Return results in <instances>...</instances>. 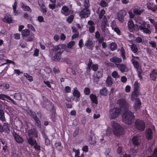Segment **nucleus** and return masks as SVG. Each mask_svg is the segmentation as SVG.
Wrapping results in <instances>:
<instances>
[{
    "label": "nucleus",
    "instance_id": "f257e3e1",
    "mask_svg": "<svg viewBox=\"0 0 157 157\" xmlns=\"http://www.w3.org/2000/svg\"><path fill=\"white\" fill-rule=\"evenodd\" d=\"M122 119L125 124L130 125L133 122L135 116L133 113L129 110H126L122 114Z\"/></svg>",
    "mask_w": 157,
    "mask_h": 157
},
{
    "label": "nucleus",
    "instance_id": "f03ea898",
    "mask_svg": "<svg viewBox=\"0 0 157 157\" xmlns=\"http://www.w3.org/2000/svg\"><path fill=\"white\" fill-rule=\"evenodd\" d=\"M111 126L113 128V134L116 136H120L124 133V128L116 121L112 122Z\"/></svg>",
    "mask_w": 157,
    "mask_h": 157
},
{
    "label": "nucleus",
    "instance_id": "7ed1b4c3",
    "mask_svg": "<svg viewBox=\"0 0 157 157\" xmlns=\"http://www.w3.org/2000/svg\"><path fill=\"white\" fill-rule=\"evenodd\" d=\"M121 111L120 108L114 107L109 110V116L110 119H115L120 115Z\"/></svg>",
    "mask_w": 157,
    "mask_h": 157
},
{
    "label": "nucleus",
    "instance_id": "20e7f679",
    "mask_svg": "<svg viewBox=\"0 0 157 157\" xmlns=\"http://www.w3.org/2000/svg\"><path fill=\"white\" fill-rule=\"evenodd\" d=\"M134 128L138 130L144 131L145 128V125L144 121L139 119H136L134 124Z\"/></svg>",
    "mask_w": 157,
    "mask_h": 157
},
{
    "label": "nucleus",
    "instance_id": "39448f33",
    "mask_svg": "<svg viewBox=\"0 0 157 157\" xmlns=\"http://www.w3.org/2000/svg\"><path fill=\"white\" fill-rule=\"evenodd\" d=\"M146 23L145 22H143L142 24L140 25H137V26L140 29V30L143 31V32L147 34H150L151 33V31L148 29L150 28L149 24L147 25V28L146 27Z\"/></svg>",
    "mask_w": 157,
    "mask_h": 157
},
{
    "label": "nucleus",
    "instance_id": "423d86ee",
    "mask_svg": "<svg viewBox=\"0 0 157 157\" xmlns=\"http://www.w3.org/2000/svg\"><path fill=\"white\" fill-rule=\"evenodd\" d=\"M117 103L121 108L125 110L128 109L129 105L124 99L121 98L119 99L117 101Z\"/></svg>",
    "mask_w": 157,
    "mask_h": 157
},
{
    "label": "nucleus",
    "instance_id": "0eeeda50",
    "mask_svg": "<svg viewBox=\"0 0 157 157\" xmlns=\"http://www.w3.org/2000/svg\"><path fill=\"white\" fill-rule=\"evenodd\" d=\"M116 65L117 67L122 73L128 72V68L125 64H116Z\"/></svg>",
    "mask_w": 157,
    "mask_h": 157
},
{
    "label": "nucleus",
    "instance_id": "6e6552de",
    "mask_svg": "<svg viewBox=\"0 0 157 157\" xmlns=\"http://www.w3.org/2000/svg\"><path fill=\"white\" fill-rule=\"evenodd\" d=\"M90 15V12L88 8H85L82 9L80 13V16L82 18L88 17Z\"/></svg>",
    "mask_w": 157,
    "mask_h": 157
},
{
    "label": "nucleus",
    "instance_id": "1a4fd4ad",
    "mask_svg": "<svg viewBox=\"0 0 157 157\" xmlns=\"http://www.w3.org/2000/svg\"><path fill=\"white\" fill-rule=\"evenodd\" d=\"M126 14V12L124 10H121L117 14V18L120 22L123 23L124 21V17Z\"/></svg>",
    "mask_w": 157,
    "mask_h": 157
},
{
    "label": "nucleus",
    "instance_id": "9d476101",
    "mask_svg": "<svg viewBox=\"0 0 157 157\" xmlns=\"http://www.w3.org/2000/svg\"><path fill=\"white\" fill-rule=\"evenodd\" d=\"M12 134L14 139L18 143H22L24 141L23 138L19 136L16 132L13 131Z\"/></svg>",
    "mask_w": 157,
    "mask_h": 157
},
{
    "label": "nucleus",
    "instance_id": "9b49d317",
    "mask_svg": "<svg viewBox=\"0 0 157 157\" xmlns=\"http://www.w3.org/2000/svg\"><path fill=\"white\" fill-rule=\"evenodd\" d=\"M2 21L5 23L8 24L12 23L13 21L11 15L9 13H6L3 18L2 19Z\"/></svg>",
    "mask_w": 157,
    "mask_h": 157
},
{
    "label": "nucleus",
    "instance_id": "f8f14e48",
    "mask_svg": "<svg viewBox=\"0 0 157 157\" xmlns=\"http://www.w3.org/2000/svg\"><path fill=\"white\" fill-rule=\"evenodd\" d=\"M150 79L153 81H156L157 78V70L152 69L149 74Z\"/></svg>",
    "mask_w": 157,
    "mask_h": 157
},
{
    "label": "nucleus",
    "instance_id": "ddd939ff",
    "mask_svg": "<svg viewBox=\"0 0 157 157\" xmlns=\"http://www.w3.org/2000/svg\"><path fill=\"white\" fill-rule=\"evenodd\" d=\"M153 132L150 128H147L145 131V136L148 140H151L152 138Z\"/></svg>",
    "mask_w": 157,
    "mask_h": 157
},
{
    "label": "nucleus",
    "instance_id": "4468645a",
    "mask_svg": "<svg viewBox=\"0 0 157 157\" xmlns=\"http://www.w3.org/2000/svg\"><path fill=\"white\" fill-rule=\"evenodd\" d=\"M87 24L90 26L89 28V31L90 33H93L95 30V25L94 22L91 20H89Z\"/></svg>",
    "mask_w": 157,
    "mask_h": 157
},
{
    "label": "nucleus",
    "instance_id": "2eb2a0df",
    "mask_svg": "<svg viewBox=\"0 0 157 157\" xmlns=\"http://www.w3.org/2000/svg\"><path fill=\"white\" fill-rule=\"evenodd\" d=\"M61 13L65 16H68L70 13L69 8L66 6H63L61 10Z\"/></svg>",
    "mask_w": 157,
    "mask_h": 157
},
{
    "label": "nucleus",
    "instance_id": "dca6fc26",
    "mask_svg": "<svg viewBox=\"0 0 157 157\" xmlns=\"http://www.w3.org/2000/svg\"><path fill=\"white\" fill-rule=\"evenodd\" d=\"M62 53V51L54 52L55 55L53 57V60L56 62L60 61L61 58V54Z\"/></svg>",
    "mask_w": 157,
    "mask_h": 157
},
{
    "label": "nucleus",
    "instance_id": "f3484780",
    "mask_svg": "<svg viewBox=\"0 0 157 157\" xmlns=\"http://www.w3.org/2000/svg\"><path fill=\"white\" fill-rule=\"evenodd\" d=\"M28 134L29 137H35V138L38 137L37 132L36 129H31L29 130Z\"/></svg>",
    "mask_w": 157,
    "mask_h": 157
},
{
    "label": "nucleus",
    "instance_id": "a211bd4d",
    "mask_svg": "<svg viewBox=\"0 0 157 157\" xmlns=\"http://www.w3.org/2000/svg\"><path fill=\"white\" fill-rule=\"evenodd\" d=\"M85 46L88 49L92 50L94 45L93 42L89 39L85 42Z\"/></svg>",
    "mask_w": 157,
    "mask_h": 157
},
{
    "label": "nucleus",
    "instance_id": "6ab92c4d",
    "mask_svg": "<svg viewBox=\"0 0 157 157\" xmlns=\"http://www.w3.org/2000/svg\"><path fill=\"white\" fill-rule=\"evenodd\" d=\"M89 142L90 144L94 145L96 143V139L94 134L91 133L89 136Z\"/></svg>",
    "mask_w": 157,
    "mask_h": 157
},
{
    "label": "nucleus",
    "instance_id": "aec40b11",
    "mask_svg": "<svg viewBox=\"0 0 157 157\" xmlns=\"http://www.w3.org/2000/svg\"><path fill=\"white\" fill-rule=\"evenodd\" d=\"M34 35L32 32L30 33L27 36L25 37L24 39L27 42L32 41L34 39Z\"/></svg>",
    "mask_w": 157,
    "mask_h": 157
},
{
    "label": "nucleus",
    "instance_id": "412c9836",
    "mask_svg": "<svg viewBox=\"0 0 157 157\" xmlns=\"http://www.w3.org/2000/svg\"><path fill=\"white\" fill-rule=\"evenodd\" d=\"M135 100L136 101L134 104L133 106L136 110H137L140 108L141 103L139 99H136Z\"/></svg>",
    "mask_w": 157,
    "mask_h": 157
},
{
    "label": "nucleus",
    "instance_id": "4be33fe9",
    "mask_svg": "<svg viewBox=\"0 0 157 157\" xmlns=\"http://www.w3.org/2000/svg\"><path fill=\"white\" fill-rule=\"evenodd\" d=\"M52 50L54 52H57L62 51L63 52V45L62 44H59L58 45H56L53 47Z\"/></svg>",
    "mask_w": 157,
    "mask_h": 157
},
{
    "label": "nucleus",
    "instance_id": "5701e85b",
    "mask_svg": "<svg viewBox=\"0 0 157 157\" xmlns=\"http://www.w3.org/2000/svg\"><path fill=\"white\" fill-rule=\"evenodd\" d=\"M110 61L115 64L116 63H120L122 62V60L121 58L114 56L110 59Z\"/></svg>",
    "mask_w": 157,
    "mask_h": 157
},
{
    "label": "nucleus",
    "instance_id": "b1692460",
    "mask_svg": "<svg viewBox=\"0 0 157 157\" xmlns=\"http://www.w3.org/2000/svg\"><path fill=\"white\" fill-rule=\"evenodd\" d=\"M136 71L137 73L138 77L140 79H143L142 75H144V73L143 72V71L141 67L140 66L139 68L136 69Z\"/></svg>",
    "mask_w": 157,
    "mask_h": 157
},
{
    "label": "nucleus",
    "instance_id": "393cba45",
    "mask_svg": "<svg viewBox=\"0 0 157 157\" xmlns=\"http://www.w3.org/2000/svg\"><path fill=\"white\" fill-rule=\"evenodd\" d=\"M90 99L91 101L93 103H94L96 104L98 103V98L97 96L95 95L92 94H90Z\"/></svg>",
    "mask_w": 157,
    "mask_h": 157
},
{
    "label": "nucleus",
    "instance_id": "a878e982",
    "mask_svg": "<svg viewBox=\"0 0 157 157\" xmlns=\"http://www.w3.org/2000/svg\"><path fill=\"white\" fill-rule=\"evenodd\" d=\"M139 137L137 136H134L132 138V144L135 146H138L139 144Z\"/></svg>",
    "mask_w": 157,
    "mask_h": 157
},
{
    "label": "nucleus",
    "instance_id": "bb28decb",
    "mask_svg": "<svg viewBox=\"0 0 157 157\" xmlns=\"http://www.w3.org/2000/svg\"><path fill=\"white\" fill-rule=\"evenodd\" d=\"M73 94L74 97H75L77 98H78L80 97V92L78 91L76 87L74 88Z\"/></svg>",
    "mask_w": 157,
    "mask_h": 157
},
{
    "label": "nucleus",
    "instance_id": "cd10ccee",
    "mask_svg": "<svg viewBox=\"0 0 157 157\" xmlns=\"http://www.w3.org/2000/svg\"><path fill=\"white\" fill-rule=\"evenodd\" d=\"M139 94V92L138 90L136 91L134 90L132 92L131 99L133 101L134 99H139L137 98V97Z\"/></svg>",
    "mask_w": 157,
    "mask_h": 157
},
{
    "label": "nucleus",
    "instance_id": "c85d7f7f",
    "mask_svg": "<svg viewBox=\"0 0 157 157\" xmlns=\"http://www.w3.org/2000/svg\"><path fill=\"white\" fill-rule=\"evenodd\" d=\"M106 86L110 87L112 85L113 81L110 75H108L106 80Z\"/></svg>",
    "mask_w": 157,
    "mask_h": 157
},
{
    "label": "nucleus",
    "instance_id": "c756f323",
    "mask_svg": "<svg viewBox=\"0 0 157 157\" xmlns=\"http://www.w3.org/2000/svg\"><path fill=\"white\" fill-rule=\"evenodd\" d=\"M55 145L57 150L59 151H61L63 149V146L62 145L61 143L60 142H56L55 144Z\"/></svg>",
    "mask_w": 157,
    "mask_h": 157
},
{
    "label": "nucleus",
    "instance_id": "7c9ffc66",
    "mask_svg": "<svg viewBox=\"0 0 157 157\" xmlns=\"http://www.w3.org/2000/svg\"><path fill=\"white\" fill-rule=\"evenodd\" d=\"M3 128L4 130V131H5L7 133H9L10 131L9 124L8 123H4L3 124Z\"/></svg>",
    "mask_w": 157,
    "mask_h": 157
},
{
    "label": "nucleus",
    "instance_id": "2f4dec72",
    "mask_svg": "<svg viewBox=\"0 0 157 157\" xmlns=\"http://www.w3.org/2000/svg\"><path fill=\"white\" fill-rule=\"evenodd\" d=\"M30 33V31L29 29H25L22 31L21 35L24 38L25 37L27 36Z\"/></svg>",
    "mask_w": 157,
    "mask_h": 157
},
{
    "label": "nucleus",
    "instance_id": "473e14b6",
    "mask_svg": "<svg viewBox=\"0 0 157 157\" xmlns=\"http://www.w3.org/2000/svg\"><path fill=\"white\" fill-rule=\"evenodd\" d=\"M27 142L29 145L32 146L34 145L35 143H36V141L35 140H34L33 138L31 137H29L27 139Z\"/></svg>",
    "mask_w": 157,
    "mask_h": 157
},
{
    "label": "nucleus",
    "instance_id": "72a5a7b5",
    "mask_svg": "<svg viewBox=\"0 0 157 157\" xmlns=\"http://www.w3.org/2000/svg\"><path fill=\"white\" fill-rule=\"evenodd\" d=\"M0 120H1L2 122L6 121L4 111L1 109H0Z\"/></svg>",
    "mask_w": 157,
    "mask_h": 157
},
{
    "label": "nucleus",
    "instance_id": "f704fd0d",
    "mask_svg": "<svg viewBox=\"0 0 157 157\" xmlns=\"http://www.w3.org/2000/svg\"><path fill=\"white\" fill-rule=\"evenodd\" d=\"M108 91L106 87H104L100 90V94L101 95L106 96L108 94Z\"/></svg>",
    "mask_w": 157,
    "mask_h": 157
},
{
    "label": "nucleus",
    "instance_id": "c9c22d12",
    "mask_svg": "<svg viewBox=\"0 0 157 157\" xmlns=\"http://www.w3.org/2000/svg\"><path fill=\"white\" fill-rule=\"evenodd\" d=\"M13 97L17 100L20 101L22 99L21 95L19 92L15 93L13 95Z\"/></svg>",
    "mask_w": 157,
    "mask_h": 157
},
{
    "label": "nucleus",
    "instance_id": "e433bc0d",
    "mask_svg": "<svg viewBox=\"0 0 157 157\" xmlns=\"http://www.w3.org/2000/svg\"><path fill=\"white\" fill-rule=\"evenodd\" d=\"M21 4L22 5L21 7L25 11H31V8L29 6L25 5L23 2Z\"/></svg>",
    "mask_w": 157,
    "mask_h": 157
},
{
    "label": "nucleus",
    "instance_id": "4c0bfd02",
    "mask_svg": "<svg viewBox=\"0 0 157 157\" xmlns=\"http://www.w3.org/2000/svg\"><path fill=\"white\" fill-rule=\"evenodd\" d=\"M130 48L132 51L134 53H137L138 51V48L136 45L134 44H132L131 45Z\"/></svg>",
    "mask_w": 157,
    "mask_h": 157
},
{
    "label": "nucleus",
    "instance_id": "58836bf2",
    "mask_svg": "<svg viewBox=\"0 0 157 157\" xmlns=\"http://www.w3.org/2000/svg\"><path fill=\"white\" fill-rule=\"evenodd\" d=\"M98 4L102 7H105L108 6V3L104 0H101Z\"/></svg>",
    "mask_w": 157,
    "mask_h": 157
},
{
    "label": "nucleus",
    "instance_id": "ea45409f",
    "mask_svg": "<svg viewBox=\"0 0 157 157\" xmlns=\"http://www.w3.org/2000/svg\"><path fill=\"white\" fill-rule=\"evenodd\" d=\"M111 50L113 51L117 49V44L115 42H113L110 44Z\"/></svg>",
    "mask_w": 157,
    "mask_h": 157
},
{
    "label": "nucleus",
    "instance_id": "a19ab883",
    "mask_svg": "<svg viewBox=\"0 0 157 157\" xmlns=\"http://www.w3.org/2000/svg\"><path fill=\"white\" fill-rule=\"evenodd\" d=\"M131 61L134 66L135 68L136 69L139 68L140 67L139 66V64L137 61L135 60H133V59H132L131 60Z\"/></svg>",
    "mask_w": 157,
    "mask_h": 157
},
{
    "label": "nucleus",
    "instance_id": "79ce46f5",
    "mask_svg": "<svg viewBox=\"0 0 157 157\" xmlns=\"http://www.w3.org/2000/svg\"><path fill=\"white\" fill-rule=\"evenodd\" d=\"M40 9L41 11L43 13V14L46 15V13L47 11V8L45 7V5L42 4Z\"/></svg>",
    "mask_w": 157,
    "mask_h": 157
},
{
    "label": "nucleus",
    "instance_id": "37998d69",
    "mask_svg": "<svg viewBox=\"0 0 157 157\" xmlns=\"http://www.w3.org/2000/svg\"><path fill=\"white\" fill-rule=\"evenodd\" d=\"M34 120L35 121V123L36 125L38 127H40L41 126V123L38 117L37 116L33 118Z\"/></svg>",
    "mask_w": 157,
    "mask_h": 157
},
{
    "label": "nucleus",
    "instance_id": "c03bdc74",
    "mask_svg": "<svg viewBox=\"0 0 157 157\" xmlns=\"http://www.w3.org/2000/svg\"><path fill=\"white\" fill-rule=\"evenodd\" d=\"M24 75L29 82H31L33 81V78L32 76L28 74L27 73H24Z\"/></svg>",
    "mask_w": 157,
    "mask_h": 157
},
{
    "label": "nucleus",
    "instance_id": "a18cd8bd",
    "mask_svg": "<svg viewBox=\"0 0 157 157\" xmlns=\"http://www.w3.org/2000/svg\"><path fill=\"white\" fill-rule=\"evenodd\" d=\"M7 99H8L9 100H6L7 102H11L13 104L17 105V104L16 102V101H15L13 100L9 96H7Z\"/></svg>",
    "mask_w": 157,
    "mask_h": 157
},
{
    "label": "nucleus",
    "instance_id": "49530a36",
    "mask_svg": "<svg viewBox=\"0 0 157 157\" xmlns=\"http://www.w3.org/2000/svg\"><path fill=\"white\" fill-rule=\"evenodd\" d=\"M147 7L149 10H152L153 12H155L157 11V5H155L153 7H152L149 5H148Z\"/></svg>",
    "mask_w": 157,
    "mask_h": 157
},
{
    "label": "nucleus",
    "instance_id": "de8ad7c7",
    "mask_svg": "<svg viewBox=\"0 0 157 157\" xmlns=\"http://www.w3.org/2000/svg\"><path fill=\"white\" fill-rule=\"evenodd\" d=\"M128 25L129 29L133 28L135 26L134 23L132 20H129L128 23Z\"/></svg>",
    "mask_w": 157,
    "mask_h": 157
},
{
    "label": "nucleus",
    "instance_id": "09e8293b",
    "mask_svg": "<svg viewBox=\"0 0 157 157\" xmlns=\"http://www.w3.org/2000/svg\"><path fill=\"white\" fill-rule=\"evenodd\" d=\"M135 41L137 43H140L143 42L144 40L140 36H137L136 37Z\"/></svg>",
    "mask_w": 157,
    "mask_h": 157
},
{
    "label": "nucleus",
    "instance_id": "8fccbe9b",
    "mask_svg": "<svg viewBox=\"0 0 157 157\" xmlns=\"http://www.w3.org/2000/svg\"><path fill=\"white\" fill-rule=\"evenodd\" d=\"M143 12V10H139L138 9H135L133 10V13L134 14L138 15H140Z\"/></svg>",
    "mask_w": 157,
    "mask_h": 157
},
{
    "label": "nucleus",
    "instance_id": "3c124183",
    "mask_svg": "<svg viewBox=\"0 0 157 157\" xmlns=\"http://www.w3.org/2000/svg\"><path fill=\"white\" fill-rule=\"evenodd\" d=\"M74 19V16L72 15H70L69 16L67 20L69 23H71L73 21Z\"/></svg>",
    "mask_w": 157,
    "mask_h": 157
},
{
    "label": "nucleus",
    "instance_id": "603ef678",
    "mask_svg": "<svg viewBox=\"0 0 157 157\" xmlns=\"http://www.w3.org/2000/svg\"><path fill=\"white\" fill-rule=\"evenodd\" d=\"M105 13V11L104 9H102L100 12L99 14V18L101 19Z\"/></svg>",
    "mask_w": 157,
    "mask_h": 157
},
{
    "label": "nucleus",
    "instance_id": "864d4df0",
    "mask_svg": "<svg viewBox=\"0 0 157 157\" xmlns=\"http://www.w3.org/2000/svg\"><path fill=\"white\" fill-rule=\"evenodd\" d=\"M112 29L118 35H121V31L120 29L117 27H113L112 26Z\"/></svg>",
    "mask_w": 157,
    "mask_h": 157
},
{
    "label": "nucleus",
    "instance_id": "5fc2aeb1",
    "mask_svg": "<svg viewBox=\"0 0 157 157\" xmlns=\"http://www.w3.org/2000/svg\"><path fill=\"white\" fill-rule=\"evenodd\" d=\"M98 68V65L97 64H93L92 65L91 68L94 71H96Z\"/></svg>",
    "mask_w": 157,
    "mask_h": 157
},
{
    "label": "nucleus",
    "instance_id": "6e6d98bb",
    "mask_svg": "<svg viewBox=\"0 0 157 157\" xmlns=\"http://www.w3.org/2000/svg\"><path fill=\"white\" fill-rule=\"evenodd\" d=\"M23 17L25 19H28L30 21L32 19V17L29 15L27 13H25L23 15Z\"/></svg>",
    "mask_w": 157,
    "mask_h": 157
},
{
    "label": "nucleus",
    "instance_id": "4d7b16f0",
    "mask_svg": "<svg viewBox=\"0 0 157 157\" xmlns=\"http://www.w3.org/2000/svg\"><path fill=\"white\" fill-rule=\"evenodd\" d=\"M133 90H135L136 91L138 90L139 87V83L137 81H136L135 82Z\"/></svg>",
    "mask_w": 157,
    "mask_h": 157
},
{
    "label": "nucleus",
    "instance_id": "13d9d810",
    "mask_svg": "<svg viewBox=\"0 0 157 157\" xmlns=\"http://www.w3.org/2000/svg\"><path fill=\"white\" fill-rule=\"evenodd\" d=\"M103 75V71L102 70L99 71H98L96 74V76L98 77L99 78H101Z\"/></svg>",
    "mask_w": 157,
    "mask_h": 157
},
{
    "label": "nucleus",
    "instance_id": "bf43d9fd",
    "mask_svg": "<svg viewBox=\"0 0 157 157\" xmlns=\"http://www.w3.org/2000/svg\"><path fill=\"white\" fill-rule=\"evenodd\" d=\"M121 55L122 57L123 60H126V58L125 56V51L123 48L121 51Z\"/></svg>",
    "mask_w": 157,
    "mask_h": 157
},
{
    "label": "nucleus",
    "instance_id": "052dcab7",
    "mask_svg": "<svg viewBox=\"0 0 157 157\" xmlns=\"http://www.w3.org/2000/svg\"><path fill=\"white\" fill-rule=\"evenodd\" d=\"M75 42L74 41H71L68 43L67 45V47L69 48L72 47L74 45Z\"/></svg>",
    "mask_w": 157,
    "mask_h": 157
},
{
    "label": "nucleus",
    "instance_id": "680f3d73",
    "mask_svg": "<svg viewBox=\"0 0 157 157\" xmlns=\"http://www.w3.org/2000/svg\"><path fill=\"white\" fill-rule=\"evenodd\" d=\"M73 151L75 153V157H78L79 156L80 152L78 149L76 150L75 148H73Z\"/></svg>",
    "mask_w": 157,
    "mask_h": 157
},
{
    "label": "nucleus",
    "instance_id": "e2e57ef3",
    "mask_svg": "<svg viewBox=\"0 0 157 157\" xmlns=\"http://www.w3.org/2000/svg\"><path fill=\"white\" fill-rule=\"evenodd\" d=\"M84 92L85 95H89L90 93V90L89 88L86 87L84 90Z\"/></svg>",
    "mask_w": 157,
    "mask_h": 157
},
{
    "label": "nucleus",
    "instance_id": "0e129e2a",
    "mask_svg": "<svg viewBox=\"0 0 157 157\" xmlns=\"http://www.w3.org/2000/svg\"><path fill=\"white\" fill-rule=\"evenodd\" d=\"M84 5L85 8H89L90 6L89 0H84Z\"/></svg>",
    "mask_w": 157,
    "mask_h": 157
},
{
    "label": "nucleus",
    "instance_id": "69168bd1",
    "mask_svg": "<svg viewBox=\"0 0 157 157\" xmlns=\"http://www.w3.org/2000/svg\"><path fill=\"white\" fill-rule=\"evenodd\" d=\"M34 145L35 146H34V148L36 150H37L38 151H40L41 150L40 146L38 145L37 142H36V143H35Z\"/></svg>",
    "mask_w": 157,
    "mask_h": 157
},
{
    "label": "nucleus",
    "instance_id": "338daca9",
    "mask_svg": "<svg viewBox=\"0 0 157 157\" xmlns=\"http://www.w3.org/2000/svg\"><path fill=\"white\" fill-rule=\"evenodd\" d=\"M7 95L0 94V99L4 101L6 100V98L7 96Z\"/></svg>",
    "mask_w": 157,
    "mask_h": 157
},
{
    "label": "nucleus",
    "instance_id": "774afa93",
    "mask_svg": "<svg viewBox=\"0 0 157 157\" xmlns=\"http://www.w3.org/2000/svg\"><path fill=\"white\" fill-rule=\"evenodd\" d=\"M112 75L114 78H119V75L118 72L116 71H114L112 73Z\"/></svg>",
    "mask_w": 157,
    "mask_h": 157
}]
</instances>
